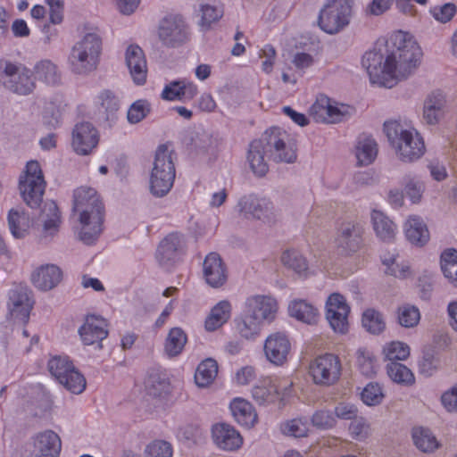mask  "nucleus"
Instances as JSON below:
<instances>
[{"mask_svg": "<svg viewBox=\"0 0 457 457\" xmlns=\"http://www.w3.org/2000/svg\"><path fill=\"white\" fill-rule=\"evenodd\" d=\"M384 131L402 161L411 162L423 155L424 141L414 129H404L399 121L391 120L384 123Z\"/></svg>", "mask_w": 457, "mask_h": 457, "instance_id": "obj_3", "label": "nucleus"}, {"mask_svg": "<svg viewBox=\"0 0 457 457\" xmlns=\"http://www.w3.org/2000/svg\"><path fill=\"white\" fill-rule=\"evenodd\" d=\"M125 62L133 81L144 85L147 77V63L145 53L137 45H130L125 52Z\"/></svg>", "mask_w": 457, "mask_h": 457, "instance_id": "obj_23", "label": "nucleus"}, {"mask_svg": "<svg viewBox=\"0 0 457 457\" xmlns=\"http://www.w3.org/2000/svg\"><path fill=\"white\" fill-rule=\"evenodd\" d=\"M245 310L252 315L256 316L262 324L264 320L270 322L274 320L278 311V303L272 297L255 295L246 300Z\"/></svg>", "mask_w": 457, "mask_h": 457, "instance_id": "obj_26", "label": "nucleus"}, {"mask_svg": "<svg viewBox=\"0 0 457 457\" xmlns=\"http://www.w3.org/2000/svg\"><path fill=\"white\" fill-rule=\"evenodd\" d=\"M268 158L275 162L294 163L297 159L295 140L285 130L273 127L262 134Z\"/></svg>", "mask_w": 457, "mask_h": 457, "instance_id": "obj_6", "label": "nucleus"}, {"mask_svg": "<svg viewBox=\"0 0 457 457\" xmlns=\"http://www.w3.org/2000/svg\"><path fill=\"white\" fill-rule=\"evenodd\" d=\"M46 187V182L39 162H28L19 179V191L23 202L31 209L40 207Z\"/></svg>", "mask_w": 457, "mask_h": 457, "instance_id": "obj_5", "label": "nucleus"}, {"mask_svg": "<svg viewBox=\"0 0 457 457\" xmlns=\"http://www.w3.org/2000/svg\"><path fill=\"white\" fill-rule=\"evenodd\" d=\"M361 321L365 329L374 335L380 334L386 328L383 315L374 309L366 310L362 314Z\"/></svg>", "mask_w": 457, "mask_h": 457, "instance_id": "obj_49", "label": "nucleus"}, {"mask_svg": "<svg viewBox=\"0 0 457 457\" xmlns=\"http://www.w3.org/2000/svg\"><path fill=\"white\" fill-rule=\"evenodd\" d=\"M266 157L268 158V152L262 137L253 140L249 145L247 160L251 170L258 177L264 176L269 170Z\"/></svg>", "mask_w": 457, "mask_h": 457, "instance_id": "obj_28", "label": "nucleus"}, {"mask_svg": "<svg viewBox=\"0 0 457 457\" xmlns=\"http://www.w3.org/2000/svg\"><path fill=\"white\" fill-rule=\"evenodd\" d=\"M158 35L163 45L175 47L188 40L189 27L182 15L169 14L161 21Z\"/></svg>", "mask_w": 457, "mask_h": 457, "instance_id": "obj_12", "label": "nucleus"}, {"mask_svg": "<svg viewBox=\"0 0 457 457\" xmlns=\"http://www.w3.org/2000/svg\"><path fill=\"white\" fill-rule=\"evenodd\" d=\"M203 278L212 288L222 287L228 280V270L217 253H210L203 262Z\"/></svg>", "mask_w": 457, "mask_h": 457, "instance_id": "obj_18", "label": "nucleus"}, {"mask_svg": "<svg viewBox=\"0 0 457 457\" xmlns=\"http://www.w3.org/2000/svg\"><path fill=\"white\" fill-rule=\"evenodd\" d=\"M284 434L295 437H303L307 435V423L301 419H295L287 422L283 427Z\"/></svg>", "mask_w": 457, "mask_h": 457, "instance_id": "obj_60", "label": "nucleus"}, {"mask_svg": "<svg viewBox=\"0 0 457 457\" xmlns=\"http://www.w3.org/2000/svg\"><path fill=\"white\" fill-rule=\"evenodd\" d=\"M363 227L356 221L343 222L337 232L336 246L341 253L349 255L356 253L363 243Z\"/></svg>", "mask_w": 457, "mask_h": 457, "instance_id": "obj_14", "label": "nucleus"}, {"mask_svg": "<svg viewBox=\"0 0 457 457\" xmlns=\"http://www.w3.org/2000/svg\"><path fill=\"white\" fill-rule=\"evenodd\" d=\"M97 197L96 191L92 187H81L77 188L73 193L72 212H77L83 206L96 204Z\"/></svg>", "mask_w": 457, "mask_h": 457, "instance_id": "obj_51", "label": "nucleus"}, {"mask_svg": "<svg viewBox=\"0 0 457 457\" xmlns=\"http://www.w3.org/2000/svg\"><path fill=\"white\" fill-rule=\"evenodd\" d=\"M151 111V104L147 100L139 99L134 102L127 113L129 123L137 124L144 120Z\"/></svg>", "mask_w": 457, "mask_h": 457, "instance_id": "obj_54", "label": "nucleus"}, {"mask_svg": "<svg viewBox=\"0 0 457 457\" xmlns=\"http://www.w3.org/2000/svg\"><path fill=\"white\" fill-rule=\"evenodd\" d=\"M283 265L300 277L308 274V263L305 257L296 250H287L281 255Z\"/></svg>", "mask_w": 457, "mask_h": 457, "instance_id": "obj_40", "label": "nucleus"}, {"mask_svg": "<svg viewBox=\"0 0 457 457\" xmlns=\"http://www.w3.org/2000/svg\"><path fill=\"white\" fill-rule=\"evenodd\" d=\"M445 97L437 91L428 96L424 104L423 118L428 124H436L444 116L445 110Z\"/></svg>", "mask_w": 457, "mask_h": 457, "instance_id": "obj_30", "label": "nucleus"}, {"mask_svg": "<svg viewBox=\"0 0 457 457\" xmlns=\"http://www.w3.org/2000/svg\"><path fill=\"white\" fill-rule=\"evenodd\" d=\"M51 375L68 391L81 394L86 388V379L67 356H54L48 361Z\"/></svg>", "mask_w": 457, "mask_h": 457, "instance_id": "obj_8", "label": "nucleus"}, {"mask_svg": "<svg viewBox=\"0 0 457 457\" xmlns=\"http://www.w3.org/2000/svg\"><path fill=\"white\" fill-rule=\"evenodd\" d=\"M288 312L291 317L309 325L316 324L320 318L318 309L304 300L292 301Z\"/></svg>", "mask_w": 457, "mask_h": 457, "instance_id": "obj_32", "label": "nucleus"}, {"mask_svg": "<svg viewBox=\"0 0 457 457\" xmlns=\"http://www.w3.org/2000/svg\"><path fill=\"white\" fill-rule=\"evenodd\" d=\"M396 318L400 326L406 328H414L420 320V310L409 303L403 304L397 308Z\"/></svg>", "mask_w": 457, "mask_h": 457, "instance_id": "obj_48", "label": "nucleus"}, {"mask_svg": "<svg viewBox=\"0 0 457 457\" xmlns=\"http://www.w3.org/2000/svg\"><path fill=\"white\" fill-rule=\"evenodd\" d=\"M185 249L184 237L179 233H170L159 244L156 251V260L161 266L169 268L185 253Z\"/></svg>", "mask_w": 457, "mask_h": 457, "instance_id": "obj_17", "label": "nucleus"}, {"mask_svg": "<svg viewBox=\"0 0 457 457\" xmlns=\"http://www.w3.org/2000/svg\"><path fill=\"white\" fill-rule=\"evenodd\" d=\"M357 364L361 372L366 377H371L376 373L377 360L374 354L363 348H360L357 353Z\"/></svg>", "mask_w": 457, "mask_h": 457, "instance_id": "obj_53", "label": "nucleus"}, {"mask_svg": "<svg viewBox=\"0 0 457 457\" xmlns=\"http://www.w3.org/2000/svg\"><path fill=\"white\" fill-rule=\"evenodd\" d=\"M212 436L216 446L223 451H236L243 444V438L239 432L225 423L212 426Z\"/></svg>", "mask_w": 457, "mask_h": 457, "instance_id": "obj_25", "label": "nucleus"}, {"mask_svg": "<svg viewBox=\"0 0 457 457\" xmlns=\"http://www.w3.org/2000/svg\"><path fill=\"white\" fill-rule=\"evenodd\" d=\"M7 306L9 314L12 319L27 323L33 307V301L28 287L21 284L15 285L9 291Z\"/></svg>", "mask_w": 457, "mask_h": 457, "instance_id": "obj_16", "label": "nucleus"}, {"mask_svg": "<svg viewBox=\"0 0 457 457\" xmlns=\"http://www.w3.org/2000/svg\"><path fill=\"white\" fill-rule=\"evenodd\" d=\"M406 195L410 197L413 204H417L420 201L424 191L423 184L414 179H408L405 184Z\"/></svg>", "mask_w": 457, "mask_h": 457, "instance_id": "obj_62", "label": "nucleus"}, {"mask_svg": "<svg viewBox=\"0 0 457 457\" xmlns=\"http://www.w3.org/2000/svg\"><path fill=\"white\" fill-rule=\"evenodd\" d=\"M441 269L445 277L457 287V250L447 249L442 253Z\"/></svg>", "mask_w": 457, "mask_h": 457, "instance_id": "obj_47", "label": "nucleus"}, {"mask_svg": "<svg viewBox=\"0 0 457 457\" xmlns=\"http://www.w3.org/2000/svg\"><path fill=\"white\" fill-rule=\"evenodd\" d=\"M7 220L9 229L15 238L26 237L29 228L36 222L25 211L14 208L9 211Z\"/></svg>", "mask_w": 457, "mask_h": 457, "instance_id": "obj_29", "label": "nucleus"}, {"mask_svg": "<svg viewBox=\"0 0 457 457\" xmlns=\"http://www.w3.org/2000/svg\"><path fill=\"white\" fill-rule=\"evenodd\" d=\"M102 50V39L96 33H87L71 48L68 58L71 71L87 75L96 70Z\"/></svg>", "mask_w": 457, "mask_h": 457, "instance_id": "obj_4", "label": "nucleus"}, {"mask_svg": "<svg viewBox=\"0 0 457 457\" xmlns=\"http://www.w3.org/2000/svg\"><path fill=\"white\" fill-rule=\"evenodd\" d=\"M441 402L447 411H457V384L442 395Z\"/></svg>", "mask_w": 457, "mask_h": 457, "instance_id": "obj_64", "label": "nucleus"}, {"mask_svg": "<svg viewBox=\"0 0 457 457\" xmlns=\"http://www.w3.org/2000/svg\"><path fill=\"white\" fill-rule=\"evenodd\" d=\"M352 0H327L320 11L319 25L328 34H337L350 22Z\"/></svg>", "mask_w": 457, "mask_h": 457, "instance_id": "obj_7", "label": "nucleus"}, {"mask_svg": "<svg viewBox=\"0 0 457 457\" xmlns=\"http://www.w3.org/2000/svg\"><path fill=\"white\" fill-rule=\"evenodd\" d=\"M386 373L394 382L403 386H411L415 382L411 370L398 361L387 363Z\"/></svg>", "mask_w": 457, "mask_h": 457, "instance_id": "obj_45", "label": "nucleus"}, {"mask_svg": "<svg viewBox=\"0 0 457 457\" xmlns=\"http://www.w3.org/2000/svg\"><path fill=\"white\" fill-rule=\"evenodd\" d=\"M373 228L376 235L383 241L390 242L395 236V223L382 212L373 211L371 213Z\"/></svg>", "mask_w": 457, "mask_h": 457, "instance_id": "obj_38", "label": "nucleus"}, {"mask_svg": "<svg viewBox=\"0 0 457 457\" xmlns=\"http://www.w3.org/2000/svg\"><path fill=\"white\" fill-rule=\"evenodd\" d=\"M217 373V361L211 358L206 359L198 365L195 374V381L200 387L207 386L216 378Z\"/></svg>", "mask_w": 457, "mask_h": 457, "instance_id": "obj_43", "label": "nucleus"}, {"mask_svg": "<svg viewBox=\"0 0 457 457\" xmlns=\"http://www.w3.org/2000/svg\"><path fill=\"white\" fill-rule=\"evenodd\" d=\"M411 436L415 446L423 453H431L440 445L435 435L427 428H414Z\"/></svg>", "mask_w": 457, "mask_h": 457, "instance_id": "obj_39", "label": "nucleus"}, {"mask_svg": "<svg viewBox=\"0 0 457 457\" xmlns=\"http://www.w3.org/2000/svg\"><path fill=\"white\" fill-rule=\"evenodd\" d=\"M230 410L235 420L242 426L251 428L257 421V413L253 405L245 399H234L230 403Z\"/></svg>", "mask_w": 457, "mask_h": 457, "instance_id": "obj_33", "label": "nucleus"}, {"mask_svg": "<svg viewBox=\"0 0 457 457\" xmlns=\"http://www.w3.org/2000/svg\"><path fill=\"white\" fill-rule=\"evenodd\" d=\"M378 154L376 141L367 135H361L355 145V155L360 165H369L374 162Z\"/></svg>", "mask_w": 457, "mask_h": 457, "instance_id": "obj_35", "label": "nucleus"}, {"mask_svg": "<svg viewBox=\"0 0 457 457\" xmlns=\"http://www.w3.org/2000/svg\"><path fill=\"white\" fill-rule=\"evenodd\" d=\"M187 341L186 333L180 328H173L170 330L165 340L164 351L170 357H175L181 353Z\"/></svg>", "mask_w": 457, "mask_h": 457, "instance_id": "obj_42", "label": "nucleus"}, {"mask_svg": "<svg viewBox=\"0 0 457 457\" xmlns=\"http://www.w3.org/2000/svg\"><path fill=\"white\" fill-rule=\"evenodd\" d=\"M106 320L96 315L87 317L85 323L79 328V333L85 345H90L96 343L102 348L101 342L108 336Z\"/></svg>", "mask_w": 457, "mask_h": 457, "instance_id": "obj_24", "label": "nucleus"}, {"mask_svg": "<svg viewBox=\"0 0 457 457\" xmlns=\"http://www.w3.org/2000/svg\"><path fill=\"white\" fill-rule=\"evenodd\" d=\"M405 236L408 241L417 246L424 245L429 239L427 225L419 216H411L406 221Z\"/></svg>", "mask_w": 457, "mask_h": 457, "instance_id": "obj_31", "label": "nucleus"}, {"mask_svg": "<svg viewBox=\"0 0 457 457\" xmlns=\"http://www.w3.org/2000/svg\"><path fill=\"white\" fill-rule=\"evenodd\" d=\"M312 424L322 429L330 428L335 424V419L332 414L328 411H318L312 418Z\"/></svg>", "mask_w": 457, "mask_h": 457, "instance_id": "obj_63", "label": "nucleus"}, {"mask_svg": "<svg viewBox=\"0 0 457 457\" xmlns=\"http://www.w3.org/2000/svg\"><path fill=\"white\" fill-rule=\"evenodd\" d=\"M96 205L97 206L88 204L77 211V212H79V222L81 224L79 239L86 245L94 244L102 232L104 205L99 196Z\"/></svg>", "mask_w": 457, "mask_h": 457, "instance_id": "obj_10", "label": "nucleus"}, {"mask_svg": "<svg viewBox=\"0 0 457 457\" xmlns=\"http://www.w3.org/2000/svg\"><path fill=\"white\" fill-rule=\"evenodd\" d=\"M231 315V304L228 301L219 302L211 310L205 320V328L208 331H214L226 323Z\"/></svg>", "mask_w": 457, "mask_h": 457, "instance_id": "obj_37", "label": "nucleus"}, {"mask_svg": "<svg viewBox=\"0 0 457 457\" xmlns=\"http://www.w3.org/2000/svg\"><path fill=\"white\" fill-rule=\"evenodd\" d=\"M0 83L8 90L27 96L36 87L31 71L9 61H0Z\"/></svg>", "mask_w": 457, "mask_h": 457, "instance_id": "obj_9", "label": "nucleus"}, {"mask_svg": "<svg viewBox=\"0 0 457 457\" xmlns=\"http://www.w3.org/2000/svg\"><path fill=\"white\" fill-rule=\"evenodd\" d=\"M432 16L441 23H446L453 19L456 13V6L447 3L440 6H435L430 10Z\"/></svg>", "mask_w": 457, "mask_h": 457, "instance_id": "obj_59", "label": "nucleus"}, {"mask_svg": "<svg viewBox=\"0 0 457 457\" xmlns=\"http://www.w3.org/2000/svg\"><path fill=\"white\" fill-rule=\"evenodd\" d=\"M145 389L149 395L161 397L169 392L170 383L160 374L153 372L145 379Z\"/></svg>", "mask_w": 457, "mask_h": 457, "instance_id": "obj_50", "label": "nucleus"}, {"mask_svg": "<svg viewBox=\"0 0 457 457\" xmlns=\"http://www.w3.org/2000/svg\"><path fill=\"white\" fill-rule=\"evenodd\" d=\"M98 144V133L89 122H81L72 131V146L81 155L88 154Z\"/></svg>", "mask_w": 457, "mask_h": 457, "instance_id": "obj_21", "label": "nucleus"}, {"mask_svg": "<svg viewBox=\"0 0 457 457\" xmlns=\"http://www.w3.org/2000/svg\"><path fill=\"white\" fill-rule=\"evenodd\" d=\"M350 307L338 293L331 294L326 302V319L335 332L344 334L348 329Z\"/></svg>", "mask_w": 457, "mask_h": 457, "instance_id": "obj_15", "label": "nucleus"}, {"mask_svg": "<svg viewBox=\"0 0 457 457\" xmlns=\"http://www.w3.org/2000/svg\"><path fill=\"white\" fill-rule=\"evenodd\" d=\"M61 449L60 436L53 430L47 429L37 433L33 437L31 457H58Z\"/></svg>", "mask_w": 457, "mask_h": 457, "instance_id": "obj_22", "label": "nucleus"}, {"mask_svg": "<svg viewBox=\"0 0 457 457\" xmlns=\"http://www.w3.org/2000/svg\"><path fill=\"white\" fill-rule=\"evenodd\" d=\"M176 154L168 145L157 147L149 178L150 192L155 197H163L172 188L176 178Z\"/></svg>", "mask_w": 457, "mask_h": 457, "instance_id": "obj_2", "label": "nucleus"}, {"mask_svg": "<svg viewBox=\"0 0 457 457\" xmlns=\"http://www.w3.org/2000/svg\"><path fill=\"white\" fill-rule=\"evenodd\" d=\"M291 350V344L287 336L282 332L270 334L264 342V353L267 360L277 365H283Z\"/></svg>", "mask_w": 457, "mask_h": 457, "instance_id": "obj_19", "label": "nucleus"}, {"mask_svg": "<svg viewBox=\"0 0 457 457\" xmlns=\"http://www.w3.org/2000/svg\"><path fill=\"white\" fill-rule=\"evenodd\" d=\"M236 327L241 337L250 339L259 334L262 323L245 309L243 314L236 319Z\"/></svg>", "mask_w": 457, "mask_h": 457, "instance_id": "obj_41", "label": "nucleus"}, {"mask_svg": "<svg viewBox=\"0 0 457 457\" xmlns=\"http://www.w3.org/2000/svg\"><path fill=\"white\" fill-rule=\"evenodd\" d=\"M362 402L368 406H375L382 403L384 394L378 383L370 382L362 390Z\"/></svg>", "mask_w": 457, "mask_h": 457, "instance_id": "obj_57", "label": "nucleus"}, {"mask_svg": "<svg viewBox=\"0 0 457 457\" xmlns=\"http://www.w3.org/2000/svg\"><path fill=\"white\" fill-rule=\"evenodd\" d=\"M383 353L390 362L403 361L410 355V347L405 343L394 341L384 347Z\"/></svg>", "mask_w": 457, "mask_h": 457, "instance_id": "obj_52", "label": "nucleus"}, {"mask_svg": "<svg viewBox=\"0 0 457 457\" xmlns=\"http://www.w3.org/2000/svg\"><path fill=\"white\" fill-rule=\"evenodd\" d=\"M183 79L173 80L165 86L162 92V98L167 101H182L181 95Z\"/></svg>", "mask_w": 457, "mask_h": 457, "instance_id": "obj_61", "label": "nucleus"}, {"mask_svg": "<svg viewBox=\"0 0 457 457\" xmlns=\"http://www.w3.org/2000/svg\"><path fill=\"white\" fill-rule=\"evenodd\" d=\"M252 396L260 405L275 403L278 398V387L270 381L263 382L253 387Z\"/></svg>", "mask_w": 457, "mask_h": 457, "instance_id": "obj_46", "label": "nucleus"}, {"mask_svg": "<svg viewBox=\"0 0 457 457\" xmlns=\"http://www.w3.org/2000/svg\"><path fill=\"white\" fill-rule=\"evenodd\" d=\"M172 453L171 445L163 440H154L145 449V457H172Z\"/></svg>", "mask_w": 457, "mask_h": 457, "instance_id": "obj_58", "label": "nucleus"}, {"mask_svg": "<svg viewBox=\"0 0 457 457\" xmlns=\"http://www.w3.org/2000/svg\"><path fill=\"white\" fill-rule=\"evenodd\" d=\"M403 41V37H395L390 48L386 42L384 49L374 48L362 57V66L367 71L372 84L392 88L399 80L411 76L420 64L422 51L413 41Z\"/></svg>", "mask_w": 457, "mask_h": 457, "instance_id": "obj_1", "label": "nucleus"}, {"mask_svg": "<svg viewBox=\"0 0 457 457\" xmlns=\"http://www.w3.org/2000/svg\"><path fill=\"white\" fill-rule=\"evenodd\" d=\"M101 106L104 109L106 113V120H113L116 117V112L120 108V102L118 97L110 90L103 91L98 96Z\"/></svg>", "mask_w": 457, "mask_h": 457, "instance_id": "obj_56", "label": "nucleus"}, {"mask_svg": "<svg viewBox=\"0 0 457 457\" xmlns=\"http://www.w3.org/2000/svg\"><path fill=\"white\" fill-rule=\"evenodd\" d=\"M238 210L246 219L272 222L276 220V212L272 202L267 198L253 195H245L237 204Z\"/></svg>", "mask_w": 457, "mask_h": 457, "instance_id": "obj_13", "label": "nucleus"}, {"mask_svg": "<svg viewBox=\"0 0 457 457\" xmlns=\"http://www.w3.org/2000/svg\"><path fill=\"white\" fill-rule=\"evenodd\" d=\"M62 272L59 267L54 264L41 266L31 275L33 285L41 291H48L54 288L62 280Z\"/></svg>", "mask_w": 457, "mask_h": 457, "instance_id": "obj_27", "label": "nucleus"}, {"mask_svg": "<svg viewBox=\"0 0 457 457\" xmlns=\"http://www.w3.org/2000/svg\"><path fill=\"white\" fill-rule=\"evenodd\" d=\"M310 116L321 123H337L344 120L346 112L330 103V99L323 95L317 97L310 108Z\"/></svg>", "mask_w": 457, "mask_h": 457, "instance_id": "obj_20", "label": "nucleus"}, {"mask_svg": "<svg viewBox=\"0 0 457 457\" xmlns=\"http://www.w3.org/2000/svg\"><path fill=\"white\" fill-rule=\"evenodd\" d=\"M201 20L199 25L203 30H208L212 23L220 21L223 16L224 10L222 4L219 3L200 4Z\"/></svg>", "mask_w": 457, "mask_h": 457, "instance_id": "obj_44", "label": "nucleus"}, {"mask_svg": "<svg viewBox=\"0 0 457 457\" xmlns=\"http://www.w3.org/2000/svg\"><path fill=\"white\" fill-rule=\"evenodd\" d=\"M37 220L42 223L45 233L53 235L61 223V214L55 202L46 201L40 210Z\"/></svg>", "mask_w": 457, "mask_h": 457, "instance_id": "obj_34", "label": "nucleus"}, {"mask_svg": "<svg viewBox=\"0 0 457 457\" xmlns=\"http://www.w3.org/2000/svg\"><path fill=\"white\" fill-rule=\"evenodd\" d=\"M439 359L432 349L423 352L422 357L419 361V370L426 376L430 377L439 367Z\"/></svg>", "mask_w": 457, "mask_h": 457, "instance_id": "obj_55", "label": "nucleus"}, {"mask_svg": "<svg viewBox=\"0 0 457 457\" xmlns=\"http://www.w3.org/2000/svg\"><path fill=\"white\" fill-rule=\"evenodd\" d=\"M35 79L49 86H58L62 74L56 64L50 60H42L34 67Z\"/></svg>", "mask_w": 457, "mask_h": 457, "instance_id": "obj_36", "label": "nucleus"}, {"mask_svg": "<svg viewBox=\"0 0 457 457\" xmlns=\"http://www.w3.org/2000/svg\"><path fill=\"white\" fill-rule=\"evenodd\" d=\"M342 365L338 356L325 353L316 357L310 364V375L317 385L331 386L341 376Z\"/></svg>", "mask_w": 457, "mask_h": 457, "instance_id": "obj_11", "label": "nucleus"}]
</instances>
